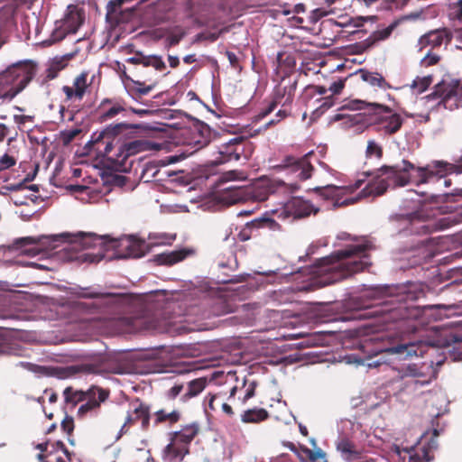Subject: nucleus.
<instances>
[{
	"label": "nucleus",
	"mask_w": 462,
	"mask_h": 462,
	"mask_svg": "<svg viewBox=\"0 0 462 462\" xmlns=\"http://www.w3.org/2000/svg\"><path fill=\"white\" fill-rule=\"evenodd\" d=\"M207 380L204 377H199L194 380H191L188 383L187 392L181 395L180 401L181 402H188L190 398H193L199 395L206 387Z\"/></svg>",
	"instance_id": "30"
},
{
	"label": "nucleus",
	"mask_w": 462,
	"mask_h": 462,
	"mask_svg": "<svg viewBox=\"0 0 462 462\" xmlns=\"http://www.w3.org/2000/svg\"><path fill=\"white\" fill-rule=\"evenodd\" d=\"M403 375L406 377H421L424 374L417 365L411 364L404 369Z\"/></svg>",
	"instance_id": "55"
},
{
	"label": "nucleus",
	"mask_w": 462,
	"mask_h": 462,
	"mask_svg": "<svg viewBox=\"0 0 462 462\" xmlns=\"http://www.w3.org/2000/svg\"><path fill=\"white\" fill-rule=\"evenodd\" d=\"M182 389V384L176 383L166 392L165 396L168 400H174L181 393Z\"/></svg>",
	"instance_id": "62"
},
{
	"label": "nucleus",
	"mask_w": 462,
	"mask_h": 462,
	"mask_svg": "<svg viewBox=\"0 0 462 462\" xmlns=\"http://www.w3.org/2000/svg\"><path fill=\"white\" fill-rule=\"evenodd\" d=\"M154 112L155 116L165 120L180 119L182 117L187 118V116L189 115L182 110L169 108L155 109Z\"/></svg>",
	"instance_id": "40"
},
{
	"label": "nucleus",
	"mask_w": 462,
	"mask_h": 462,
	"mask_svg": "<svg viewBox=\"0 0 462 462\" xmlns=\"http://www.w3.org/2000/svg\"><path fill=\"white\" fill-rule=\"evenodd\" d=\"M123 111H125V108L123 106H114L99 116V121L101 123H103V122L106 121L107 119L114 117L115 116H116L117 114H119L120 112H123Z\"/></svg>",
	"instance_id": "54"
},
{
	"label": "nucleus",
	"mask_w": 462,
	"mask_h": 462,
	"mask_svg": "<svg viewBox=\"0 0 462 462\" xmlns=\"http://www.w3.org/2000/svg\"><path fill=\"white\" fill-rule=\"evenodd\" d=\"M133 125H134V124H130L126 122L110 124L103 129V132L106 139L114 140L117 136H122L125 139H129L133 138L135 134V129Z\"/></svg>",
	"instance_id": "17"
},
{
	"label": "nucleus",
	"mask_w": 462,
	"mask_h": 462,
	"mask_svg": "<svg viewBox=\"0 0 462 462\" xmlns=\"http://www.w3.org/2000/svg\"><path fill=\"white\" fill-rule=\"evenodd\" d=\"M35 73L36 64L32 60L16 61L0 71V105L10 103L28 86Z\"/></svg>",
	"instance_id": "6"
},
{
	"label": "nucleus",
	"mask_w": 462,
	"mask_h": 462,
	"mask_svg": "<svg viewBox=\"0 0 462 462\" xmlns=\"http://www.w3.org/2000/svg\"><path fill=\"white\" fill-rule=\"evenodd\" d=\"M289 291H291V287H287V288H284V289H280L278 291H273L271 292L270 296L273 299V300L277 301L279 304H282V303L286 302L288 300V297H285V294Z\"/></svg>",
	"instance_id": "52"
},
{
	"label": "nucleus",
	"mask_w": 462,
	"mask_h": 462,
	"mask_svg": "<svg viewBox=\"0 0 462 462\" xmlns=\"http://www.w3.org/2000/svg\"><path fill=\"white\" fill-rule=\"evenodd\" d=\"M411 88H416L417 94L420 95L428 89L429 86L422 77H417L411 84Z\"/></svg>",
	"instance_id": "56"
},
{
	"label": "nucleus",
	"mask_w": 462,
	"mask_h": 462,
	"mask_svg": "<svg viewBox=\"0 0 462 462\" xmlns=\"http://www.w3.org/2000/svg\"><path fill=\"white\" fill-rule=\"evenodd\" d=\"M235 174V171H229L226 173L228 179H226V177L219 179V190L222 191V199L229 204L245 201L251 197L252 193L251 189L245 186L228 184L229 180L234 179Z\"/></svg>",
	"instance_id": "11"
},
{
	"label": "nucleus",
	"mask_w": 462,
	"mask_h": 462,
	"mask_svg": "<svg viewBox=\"0 0 462 462\" xmlns=\"http://www.w3.org/2000/svg\"><path fill=\"white\" fill-rule=\"evenodd\" d=\"M162 459L163 462H182V457L180 456L179 446L174 438H171L170 443L162 449Z\"/></svg>",
	"instance_id": "35"
},
{
	"label": "nucleus",
	"mask_w": 462,
	"mask_h": 462,
	"mask_svg": "<svg viewBox=\"0 0 462 462\" xmlns=\"http://www.w3.org/2000/svg\"><path fill=\"white\" fill-rule=\"evenodd\" d=\"M60 427L67 434H71L74 430L73 417L66 414L65 418L60 423Z\"/></svg>",
	"instance_id": "60"
},
{
	"label": "nucleus",
	"mask_w": 462,
	"mask_h": 462,
	"mask_svg": "<svg viewBox=\"0 0 462 462\" xmlns=\"http://www.w3.org/2000/svg\"><path fill=\"white\" fill-rule=\"evenodd\" d=\"M247 228L251 231L259 228L267 227L270 230L275 231L281 228V226L273 218L269 216L268 212L263 213L261 217H255L245 223Z\"/></svg>",
	"instance_id": "26"
},
{
	"label": "nucleus",
	"mask_w": 462,
	"mask_h": 462,
	"mask_svg": "<svg viewBox=\"0 0 462 462\" xmlns=\"http://www.w3.org/2000/svg\"><path fill=\"white\" fill-rule=\"evenodd\" d=\"M117 0H110L106 5V21L111 24H118V19H114L113 14L116 13V7L120 5Z\"/></svg>",
	"instance_id": "46"
},
{
	"label": "nucleus",
	"mask_w": 462,
	"mask_h": 462,
	"mask_svg": "<svg viewBox=\"0 0 462 462\" xmlns=\"http://www.w3.org/2000/svg\"><path fill=\"white\" fill-rule=\"evenodd\" d=\"M82 132L80 128L63 130L60 132V138L64 146L69 145L73 139Z\"/></svg>",
	"instance_id": "51"
},
{
	"label": "nucleus",
	"mask_w": 462,
	"mask_h": 462,
	"mask_svg": "<svg viewBox=\"0 0 462 462\" xmlns=\"http://www.w3.org/2000/svg\"><path fill=\"white\" fill-rule=\"evenodd\" d=\"M369 125V116L368 113H358L356 115H346L344 119L343 125L346 128H350L357 125Z\"/></svg>",
	"instance_id": "39"
},
{
	"label": "nucleus",
	"mask_w": 462,
	"mask_h": 462,
	"mask_svg": "<svg viewBox=\"0 0 462 462\" xmlns=\"http://www.w3.org/2000/svg\"><path fill=\"white\" fill-rule=\"evenodd\" d=\"M126 252L117 254V258H141L145 254L146 244L144 241L136 240L133 236L126 238Z\"/></svg>",
	"instance_id": "23"
},
{
	"label": "nucleus",
	"mask_w": 462,
	"mask_h": 462,
	"mask_svg": "<svg viewBox=\"0 0 462 462\" xmlns=\"http://www.w3.org/2000/svg\"><path fill=\"white\" fill-rule=\"evenodd\" d=\"M314 190L323 197L326 199H333V207L337 208L342 205H348L350 202L353 201V199H346L343 200H340L338 198L339 195L342 193L343 189L340 186L336 185H326L323 187H316L314 188Z\"/></svg>",
	"instance_id": "21"
},
{
	"label": "nucleus",
	"mask_w": 462,
	"mask_h": 462,
	"mask_svg": "<svg viewBox=\"0 0 462 462\" xmlns=\"http://www.w3.org/2000/svg\"><path fill=\"white\" fill-rule=\"evenodd\" d=\"M78 297L93 300L90 303H82L87 312L100 314L103 319H119L124 310L132 305L134 296L132 293H115L102 291L96 287H79Z\"/></svg>",
	"instance_id": "4"
},
{
	"label": "nucleus",
	"mask_w": 462,
	"mask_h": 462,
	"mask_svg": "<svg viewBox=\"0 0 462 462\" xmlns=\"http://www.w3.org/2000/svg\"><path fill=\"white\" fill-rule=\"evenodd\" d=\"M373 248V244L368 239L361 243L349 245L344 249L335 251L330 255L319 258L314 263L306 267H287L280 272V269L269 271H257V274L263 276L270 283L281 282L292 274H310L313 276L310 282L302 285L299 291H312L315 287H322L342 281L352 274L364 271L370 264L367 251Z\"/></svg>",
	"instance_id": "1"
},
{
	"label": "nucleus",
	"mask_w": 462,
	"mask_h": 462,
	"mask_svg": "<svg viewBox=\"0 0 462 462\" xmlns=\"http://www.w3.org/2000/svg\"><path fill=\"white\" fill-rule=\"evenodd\" d=\"M189 154H191V152H181L180 153L169 155L160 161L161 166H167V165L177 163V162L188 158Z\"/></svg>",
	"instance_id": "48"
},
{
	"label": "nucleus",
	"mask_w": 462,
	"mask_h": 462,
	"mask_svg": "<svg viewBox=\"0 0 462 462\" xmlns=\"http://www.w3.org/2000/svg\"><path fill=\"white\" fill-rule=\"evenodd\" d=\"M365 153L367 157L374 155L376 159L380 160L383 157V148L374 140H369Z\"/></svg>",
	"instance_id": "47"
},
{
	"label": "nucleus",
	"mask_w": 462,
	"mask_h": 462,
	"mask_svg": "<svg viewBox=\"0 0 462 462\" xmlns=\"http://www.w3.org/2000/svg\"><path fill=\"white\" fill-rule=\"evenodd\" d=\"M138 402L137 406H134V413L136 415V418L142 419V417H144V415H148L149 412V407L143 404V402H140L139 400H136Z\"/></svg>",
	"instance_id": "64"
},
{
	"label": "nucleus",
	"mask_w": 462,
	"mask_h": 462,
	"mask_svg": "<svg viewBox=\"0 0 462 462\" xmlns=\"http://www.w3.org/2000/svg\"><path fill=\"white\" fill-rule=\"evenodd\" d=\"M136 130H139V131H142V132H144V133H148V132H157V133H162V132H166L167 128H173V129H180L181 126L179 123H174V124H166V123H162V122H152V123H139V124H134V125H133Z\"/></svg>",
	"instance_id": "29"
},
{
	"label": "nucleus",
	"mask_w": 462,
	"mask_h": 462,
	"mask_svg": "<svg viewBox=\"0 0 462 462\" xmlns=\"http://www.w3.org/2000/svg\"><path fill=\"white\" fill-rule=\"evenodd\" d=\"M393 221L403 226L399 230L400 236L428 235L436 231L443 230L448 226L443 224L449 222V217H444L439 220L430 218L424 209H416L407 213H398L391 217Z\"/></svg>",
	"instance_id": "8"
},
{
	"label": "nucleus",
	"mask_w": 462,
	"mask_h": 462,
	"mask_svg": "<svg viewBox=\"0 0 462 462\" xmlns=\"http://www.w3.org/2000/svg\"><path fill=\"white\" fill-rule=\"evenodd\" d=\"M426 285L419 281H405L391 284H362L360 295L352 297L345 302V308L350 311L369 309L378 305L382 312L395 310L393 301L414 302L426 297Z\"/></svg>",
	"instance_id": "2"
},
{
	"label": "nucleus",
	"mask_w": 462,
	"mask_h": 462,
	"mask_svg": "<svg viewBox=\"0 0 462 462\" xmlns=\"http://www.w3.org/2000/svg\"><path fill=\"white\" fill-rule=\"evenodd\" d=\"M349 78L346 77V78H341V79H338L337 81H334L328 88V90L332 92L333 95H338L341 93V91L343 90L344 87H345V83L346 81V79Z\"/></svg>",
	"instance_id": "57"
},
{
	"label": "nucleus",
	"mask_w": 462,
	"mask_h": 462,
	"mask_svg": "<svg viewBox=\"0 0 462 462\" xmlns=\"http://www.w3.org/2000/svg\"><path fill=\"white\" fill-rule=\"evenodd\" d=\"M198 432L199 424L197 422H192L183 427L180 430L174 431L171 434L172 435L171 438H174L176 442L189 445L193 440Z\"/></svg>",
	"instance_id": "27"
},
{
	"label": "nucleus",
	"mask_w": 462,
	"mask_h": 462,
	"mask_svg": "<svg viewBox=\"0 0 462 462\" xmlns=\"http://www.w3.org/2000/svg\"><path fill=\"white\" fill-rule=\"evenodd\" d=\"M216 308H219V310H214V313L218 316L234 312L232 306L225 300H219Z\"/></svg>",
	"instance_id": "58"
},
{
	"label": "nucleus",
	"mask_w": 462,
	"mask_h": 462,
	"mask_svg": "<svg viewBox=\"0 0 462 462\" xmlns=\"http://www.w3.org/2000/svg\"><path fill=\"white\" fill-rule=\"evenodd\" d=\"M459 199H462V187L455 188L450 192H442L430 195V200L434 203L458 201Z\"/></svg>",
	"instance_id": "37"
},
{
	"label": "nucleus",
	"mask_w": 462,
	"mask_h": 462,
	"mask_svg": "<svg viewBox=\"0 0 462 462\" xmlns=\"http://www.w3.org/2000/svg\"><path fill=\"white\" fill-rule=\"evenodd\" d=\"M187 119L193 123L194 129L199 134V138L194 141L195 144L198 145L197 150L207 146L211 139L210 126L191 115L187 116Z\"/></svg>",
	"instance_id": "19"
},
{
	"label": "nucleus",
	"mask_w": 462,
	"mask_h": 462,
	"mask_svg": "<svg viewBox=\"0 0 462 462\" xmlns=\"http://www.w3.org/2000/svg\"><path fill=\"white\" fill-rule=\"evenodd\" d=\"M243 149L239 147H230L226 143L221 144L219 147V157L217 158V164H223L231 161H238L241 158Z\"/></svg>",
	"instance_id": "28"
},
{
	"label": "nucleus",
	"mask_w": 462,
	"mask_h": 462,
	"mask_svg": "<svg viewBox=\"0 0 462 462\" xmlns=\"http://www.w3.org/2000/svg\"><path fill=\"white\" fill-rule=\"evenodd\" d=\"M453 35L449 30L447 28H440L434 31H430L424 35H422L419 39L420 50L427 45H431L432 47H439L443 42L446 44L449 43Z\"/></svg>",
	"instance_id": "16"
},
{
	"label": "nucleus",
	"mask_w": 462,
	"mask_h": 462,
	"mask_svg": "<svg viewBox=\"0 0 462 462\" xmlns=\"http://www.w3.org/2000/svg\"><path fill=\"white\" fill-rule=\"evenodd\" d=\"M161 166L160 162H148L143 165V171H142V178H144L145 176H149L147 180H144V182H150L152 181L153 179L156 177V175L159 173Z\"/></svg>",
	"instance_id": "42"
},
{
	"label": "nucleus",
	"mask_w": 462,
	"mask_h": 462,
	"mask_svg": "<svg viewBox=\"0 0 462 462\" xmlns=\"http://www.w3.org/2000/svg\"><path fill=\"white\" fill-rule=\"evenodd\" d=\"M277 105H278V100H276V99L273 100L267 106V107H265L264 109L260 111L257 115H255L253 117V121L252 122L253 123H258L261 120H263L264 117H266L267 116H269L271 113H273L274 111V109L276 108Z\"/></svg>",
	"instance_id": "50"
},
{
	"label": "nucleus",
	"mask_w": 462,
	"mask_h": 462,
	"mask_svg": "<svg viewBox=\"0 0 462 462\" xmlns=\"http://www.w3.org/2000/svg\"><path fill=\"white\" fill-rule=\"evenodd\" d=\"M334 106V98L333 97H327L323 99L322 104L316 109L314 112L316 113H324L328 108L332 107Z\"/></svg>",
	"instance_id": "63"
},
{
	"label": "nucleus",
	"mask_w": 462,
	"mask_h": 462,
	"mask_svg": "<svg viewBox=\"0 0 462 462\" xmlns=\"http://www.w3.org/2000/svg\"><path fill=\"white\" fill-rule=\"evenodd\" d=\"M142 152H144L143 140L124 142L119 146L115 159L125 164L129 157L136 155Z\"/></svg>",
	"instance_id": "20"
},
{
	"label": "nucleus",
	"mask_w": 462,
	"mask_h": 462,
	"mask_svg": "<svg viewBox=\"0 0 462 462\" xmlns=\"http://www.w3.org/2000/svg\"><path fill=\"white\" fill-rule=\"evenodd\" d=\"M421 345V340L393 342L388 346L365 341L361 345V349L366 355V367L371 369L394 360L404 361L422 356Z\"/></svg>",
	"instance_id": "5"
},
{
	"label": "nucleus",
	"mask_w": 462,
	"mask_h": 462,
	"mask_svg": "<svg viewBox=\"0 0 462 462\" xmlns=\"http://www.w3.org/2000/svg\"><path fill=\"white\" fill-rule=\"evenodd\" d=\"M64 23L69 33H75L84 23V14L75 5H69L64 17Z\"/></svg>",
	"instance_id": "24"
},
{
	"label": "nucleus",
	"mask_w": 462,
	"mask_h": 462,
	"mask_svg": "<svg viewBox=\"0 0 462 462\" xmlns=\"http://www.w3.org/2000/svg\"><path fill=\"white\" fill-rule=\"evenodd\" d=\"M374 21L376 20V16H357L356 18L351 19L349 25H353L355 28H360L364 25V23L367 21ZM353 35H357L358 39H361L365 33H366L365 30L356 29L351 32Z\"/></svg>",
	"instance_id": "41"
},
{
	"label": "nucleus",
	"mask_w": 462,
	"mask_h": 462,
	"mask_svg": "<svg viewBox=\"0 0 462 462\" xmlns=\"http://www.w3.org/2000/svg\"><path fill=\"white\" fill-rule=\"evenodd\" d=\"M425 98L428 101L439 98L438 105H443L445 108L450 110L462 106V82L460 79H443L434 87V90L427 95Z\"/></svg>",
	"instance_id": "10"
},
{
	"label": "nucleus",
	"mask_w": 462,
	"mask_h": 462,
	"mask_svg": "<svg viewBox=\"0 0 462 462\" xmlns=\"http://www.w3.org/2000/svg\"><path fill=\"white\" fill-rule=\"evenodd\" d=\"M108 235L97 236L94 233L79 232L77 234L60 233L54 235H41L37 236H23L15 238L11 245H8V250L14 252L20 251V254L36 256L43 251L51 250L58 247L60 244L68 243L69 245L64 248L69 246L73 248H89L96 246L103 240H107Z\"/></svg>",
	"instance_id": "3"
},
{
	"label": "nucleus",
	"mask_w": 462,
	"mask_h": 462,
	"mask_svg": "<svg viewBox=\"0 0 462 462\" xmlns=\"http://www.w3.org/2000/svg\"><path fill=\"white\" fill-rule=\"evenodd\" d=\"M155 423H161L165 421L166 420H169L170 422L173 424L177 422L180 418V412L176 410H173L171 412H166L164 410L161 409L155 412Z\"/></svg>",
	"instance_id": "43"
},
{
	"label": "nucleus",
	"mask_w": 462,
	"mask_h": 462,
	"mask_svg": "<svg viewBox=\"0 0 462 462\" xmlns=\"http://www.w3.org/2000/svg\"><path fill=\"white\" fill-rule=\"evenodd\" d=\"M354 75H360L362 80L366 82L371 87H378L382 89L390 88V85L386 82L383 75L378 72H371L365 69H359L354 73L350 74L349 77Z\"/></svg>",
	"instance_id": "25"
},
{
	"label": "nucleus",
	"mask_w": 462,
	"mask_h": 462,
	"mask_svg": "<svg viewBox=\"0 0 462 462\" xmlns=\"http://www.w3.org/2000/svg\"><path fill=\"white\" fill-rule=\"evenodd\" d=\"M337 449L341 453L342 457L346 461L357 459L360 457L359 452L355 449L354 444L347 439H343L338 441Z\"/></svg>",
	"instance_id": "34"
},
{
	"label": "nucleus",
	"mask_w": 462,
	"mask_h": 462,
	"mask_svg": "<svg viewBox=\"0 0 462 462\" xmlns=\"http://www.w3.org/2000/svg\"><path fill=\"white\" fill-rule=\"evenodd\" d=\"M116 65H117V68H118V70L120 72V78L123 81L125 80H128L130 82H132L134 85L135 86H143V81H140V80H135L134 79H132L126 72V67L125 64L119 62V61H116Z\"/></svg>",
	"instance_id": "53"
},
{
	"label": "nucleus",
	"mask_w": 462,
	"mask_h": 462,
	"mask_svg": "<svg viewBox=\"0 0 462 462\" xmlns=\"http://www.w3.org/2000/svg\"><path fill=\"white\" fill-rule=\"evenodd\" d=\"M97 367L91 364H79L71 365L64 367H52L50 372V375L60 380L71 378L79 374H95Z\"/></svg>",
	"instance_id": "14"
},
{
	"label": "nucleus",
	"mask_w": 462,
	"mask_h": 462,
	"mask_svg": "<svg viewBox=\"0 0 462 462\" xmlns=\"http://www.w3.org/2000/svg\"><path fill=\"white\" fill-rule=\"evenodd\" d=\"M154 84L145 86L144 83L143 82V86H137V88L134 90H129L126 86H125V88L128 96L133 100L137 101V97H141L143 96L149 94L154 88Z\"/></svg>",
	"instance_id": "45"
},
{
	"label": "nucleus",
	"mask_w": 462,
	"mask_h": 462,
	"mask_svg": "<svg viewBox=\"0 0 462 462\" xmlns=\"http://www.w3.org/2000/svg\"><path fill=\"white\" fill-rule=\"evenodd\" d=\"M439 60V56L431 52V51H428L426 55L421 59L420 63L424 66H432L435 65Z\"/></svg>",
	"instance_id": "59"
},
{
	"label": "nucleus",
	"mask_w": 462,
	"mask_h": 462,
	"mask_svg": "<svg viewBox=\"0 0 462 462\" xmlns=\"http://www.w3.org/2000/svg\"><path fill=\"white\" fill-rule=\"evenodd\" d=\"M365 110L368 112L369 125H374L377 132L383 131L385 135L397 133L403 125V118L391 107L375 102L362 99H352L338 108V110Z\"/></svg>",
	"instance_id": "7"
},
{
	"label": "nucleus",
	"mask_w": 462,
	"mask_h": 462,
	"mask_svg": "<svg viewBox=\"0 0 462 462\" xmlns=\"http://www.w3.org/2000/svg\"><path fill=\"white\" fill-rule=\"evenodd\" d=\"M107 162L110 163L100 162L98 165L95 166V168L102 170L100 178L104 184L114 185L120 188L125 187L128 181L127 177L115 173L116 171H126V170H122L125 164L114 158H107Z\"/></svg>",
	"instance_id": "12"
},
{
	"label": "nucleus",
	"mask_w": 462,
	"mask_h": 462,
	"mask_svg": "<svg viewBox=\"0 0 462 462\" xmlns=\"http://www.w3.org/2000/svg\"><path fill=\"white\" fill-rule=\"evenodd\" d=\"M193 251L187 248L165 251L153 256V262L159 265H172L184 260Z\"/></svg>",
	"instance_id": "18"
},
{
	"label": "nucleus",
	"mask_w": 462,
	"mask_h": 462,
	"mask_svg": "<svg viewBox=\"0 0 462 462\" xmlns=\"http://www.w3.org/2000/svg\"><path fill=\"white\" fill-rule=\"evenodd\" d=\"M88 400L78 410V415L83 416L87 412L99 407L109 396V392L98 386L92 385L88 389Z\"/></svg>",
	"instance_id": "15"
},
{
	"label": "nucleus",
	"mask_w": 462,
	"mask_h": 462,
	"mask_svg": "<svg viewBox=\"0 0 462 462\" xmlns=\"http://www.w3.org/2000/svg\"><path fill=\"white\" fill-rule=\"evenodd\" d=\"M310 444L315 448L314 450L310 449L306 446L300 445V450L306 454L311 462H328L326 458V452L320 448H316V439L311 438Z\"/></svg>",
	"instance_id": "36"
},
{
	"label": "nucleus",
	"mask_w": 462,
	"mask_h": 462,
	"mask_svg": "<svg viewBox=\"0 0 462 462\" xmlns=\"http://www.w3.org/2000/svg\"><path fill=\"white\" fill-rule=\"evenodd\" d=\"M399 25V21L392 22L383 30L374 31L366 39L350 45L353 54H362L373 48L377 42L390 37L393 30Z\"/></svg>",
	"instance_id": "13"
},
{
	"label": "nucleus",
	"mask_w": 462,
	"mask_h": 462,
	"mask_svg": "<svg viewBox=\"0 0 462 462\" xmlns=\"http://www.w3.org/2000/svg\"><path fill=\"white\" fill-rule=\"evenodd\" d=\"M268 417L269 413L265 409L254 407L245 411L241 415V420L244 423H258L265 420Z\"/></svg>",
	"instance_id": "31"
},
{
	"label": "nucleus",
	"mask_w": 462,
	"mask_h": 462,
	"mask_svg": "<svg viewBox=\"0 0 462 462\" xmlns=\"http://www.w3.org/2000/svg\"><path fill=\"white\" fill-rule=\"evenodd\" d=\"M64 400L66 403L76 405L79 402L84 401L88 398V391H73L72 387H66L63 391Z\"/></svg>",
	"instance_id": "38"
},
{
	"label": "nucleus",
	"mask_w": 462,
	"mask_h": 462,
	"mask_svg": "<svg viewBox=\"0 0 462 462\" xmlns=\"http://www.w3.org/2000/svg\"><path fill=\"white\" fill-rule=\"evenodd\" d=\"M287 211L293 215L295 218H302L310 216L312 211L314 213L319 211V208L314 209L313 205L307 200L296 199L291 201L287 207Z\"/></svg>",
	"instance_id": "22"
},
{
	"label": "nucleus",
	"mask_w": 462,
	"mask_h": 462,
	"mask_svg": "<svg viewBox=\"0 0 462 462\" xmlns=\"http://www.w3.org/2000/svg\"><path fill=\"white\" fill-rule=\"evenodd\" d=\"M421 341L422 345L420 349H422L423 351L425 346L431 347H448L451 346V344L462 342V334H449V336L446 337L445 338L429 339L426 341Z\"/></svg>",
	"instance_id": "32"
},
{
	"label": "nucleus",
	"mask_w": 462,
	"mask_h": 462,
	"mask_svg": "<svg viewBox=\"0 0 462 462\" xmlns=\"http://www.w3.org/2000/svg\"><path fill=\"white\" fill-rule=\"evenodd\" d=\"M87 76V72H82L76 78L74 81L75 97H77L79 99H81L83 97L88 88Z\"/></svg>",
	"instance_id": "44"
},
{
	"label": "nucleus",
	"mask_w": 462,
	"mask_h": 462,
	"mask_svg": "<svg viewBox=\"0 0 462 462\" xmlns=\"http://www.w3.org/2000/svg\"><path fill=\"white\" fill-rule=\"evenodd\" d=\"M16 160L7 153H5L2 157H0V167L3 168V171L14 166Z\"/></svg>",
	"instance_id": "61"
},
{
	"label": "nucleus",
	"mask_w": 462,
	"mask_h": 462,
	"mask_svg": "<svg viewBox=\"0 0 462 462\" xmlns=\"http://www.w3.org/2000/svg\"><path fill=\"white\" fill-rule=\"evenodd\" d=\"M430 239L424 238L412 241L408 246L400 247L398 252L400 256L398 267L401 270L415 268L428 263L434 257V254L430 247Z\"/></svg>",
	"instance_id": "9"
},
{
	"label": "nucleus",
	"mask_w": 462,
	"mask_h": 462,
	"mask_svg": "<svg viewBox=\"0 0 462 462\" xmlns=\"http://www.w3.org/2000/svg\"><path fill=\"white\" fill-rule=\"evenodd\" d=\"M362 356L358 354H348L344 356V361L348 365H356V366H366V355Z\"/></svg>",
	"instance_id": "49"
},
{
	"label": "nucleus",
	"mask_w": 462,
	"mask_h": 462,
	"mask_svg": "<svg viewBox=\"0 0 462 462\" xmlns=\"http://www.w3.org/2000/svg\"><path fill=\"white\" fill-rule=\"evenodd\" d=\"M140 56V65L143 67H153L156 70H162L166 65L162 56L157 54L145 55L142 51H136Z\"/></svg>",
	"instance_id": "33"
}]
</instances>
